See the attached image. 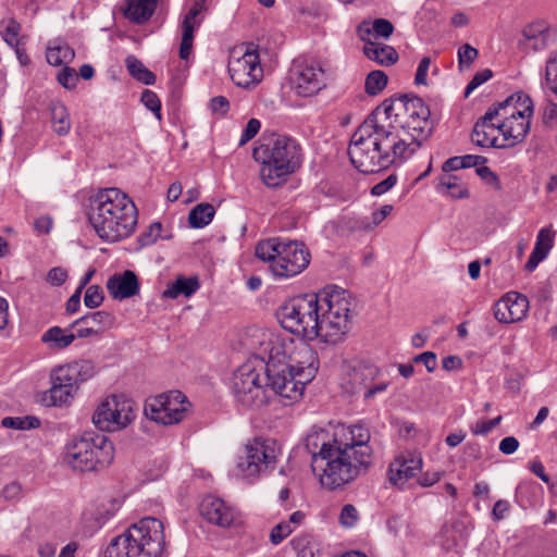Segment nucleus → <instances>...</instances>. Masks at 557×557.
Listing matches in <instances>:
<instances>
[{
  "label": "nucleus",
  "mask_w": 557,
  "mask_h": 557,
  "mask_svg": "<svg viewBox=\"0 0 557 557\" xmlns=\"http://www.w3.org/2000/svg\"><path fill=\"white\" fill-rule=\"evenodd\" d=\"M385 121L401 116L399 125L380 121L374 112L350 138L348 156L361 173L371 174L410 159L433 133L431 111L418 96L398 95L383 102Z\"/></svg>",
  "instance_id": "obj_1"
},
{
  "label": "nucleus",
  "mask_w": 557,
  "mask_h": 557,
  "mask_svg": "<svg viewBox=\"0 0 557 557\" xmlns=\"http://www.w3.org/2000/svg\"><path fill=\"white\" fill-rule=\"evenodd\" d=\"M354 299L349 292L326 286L318 294L295 297L280 307L281 325L301 339L320 338L327 344L342 342L350 327Z\"/></svg>",
  "instance_id": "obj_2"
},
{
  "label": "nucleus",
  "mask_w": 557,
  "mask_h": 557,
  "mask_svg": "<svg viewBox=\"0 0 557 557\" xmlns=\"http://www.w3.org/2000/svg\"><path fill=\"white\" fill-rule=\"evenodd\" d=\"M319 359L315 350L302 339L275 338L269 342L265 362L267 386L287 406L299 400L305 386L317 375Z\"/></svg>",
  "instance_id": "obj_3"
},
{
  "label": "nucleus",
  "mask_w": 557,
  "mask_h": 557,
  "mask_svg": "<svg viewBox=\"0 0 557 557\" xmlns=\"http://www.w3.org/2000/svg\"><path fill=\"white\" fill-rule=\"evenodd\" d=\"M133 200L119 188L100 190L91 200L88 221L97 235L110 243L127 238L137 225Z\"/></svg>",
  "instance_id": "obj_4"
},
{
  "label": "nucleus",
  "mask_w": 557,
  "mask_h": 557,
  "mask_svg": "<svg viewBox=\"0 0 557 557\" xmlns=\"http://www.w3.org/2000/svg\"><path fill=\"white\" fill-rule=\"evenodd\" d=\"M252 156L261 163L260 175L263 183L269 187H276L300 166L302 149L295 138L273 133L262 137Z\"/></svg>",
  "instance_id": "obj_5"
},
{
  "label": "nucleus",
  "mask_w": 557,
  "mask_h": 557,
  "mask_svg": "<svg viewBox=\"0 0 557 557\" xmlns=\"http://www.w3.org/2000/svg\"><path fill=\"white\" fill-rule=\"evenodd\" d=\"M323 456L315 460L314 472H320V483L327 490L334 491L354 482L366 474L372 460L360 458L347 444H342L338 437H333V448L323 450Z\"/></svg>",
  "instance_id": "obj_6"
},
{
  "label": "nucleus",
  "mask_w": 557,
  "mask_h": 557,
  "mask_svg": "<svg viewBox=\"0 0 557 557\" xmlns=\"http://www.w3.org/2000/svg\"><path fill=\"white\" fill-rule=\"evenodd\" d=\"M164 544L163 523L146 517L112 539L104 557H161Z\"/></svg>",
  "instance_id": "obj_7"
},
{
  "label": "nucleus",
  "mask_w": 557,
  "mask_h": 557,
  "mask_svg": "<svg viewBox=\"0 0 557 557\" xmlns=\"http://www.w3.org/2000/svg\"><path fill=\"white\" fill-rule=\"evenodd\" d=\"M114 446L104 435L85 432L67 442L63 461L81 472L101 471L111 465Z\"/></svg>",
  "instance_id": "obj_8"
},
{
  "label": "nucleus",
  "mask_w": 557,
  "mask_h": 557,
  "mask_svg": "<svg viewBox=\"0 0 557 557\" xmlns=\"http://www.w3.org/2000/svg\"><path fill=\"white\" fill-rule=\"evenodd\" d=\"M277 459L275 443L270 440L253 438L247 442L243 455L238 457V472L246 479L256 480L274 469Z\"/></svg>",
  "instance_id": "obj_9"
},
{
  "label": "nucleus",
  "mask_w": 557,
  "mask_h": 557,
  "mask_svg": "<svg viewBox=\"0 0 557 557\" xmlns=\"http://www.w3.org/2000/svg\"><path fill=\"white\" fill-rule=\"evenodd\" d=\"M267 382V376L263 377ZM267 383L261 374L248 364L239 367L233 376V392L238 404L247 409L260 408L269 401Z\"/></svg>",
  "instance_id": "obj_10"
},
{
  "label": "nucleus",
  "mask_w": 557,
  "mask_h": 557,
  "mask_svg": "<svg viewBox=\"0 0 557 557\" xmlns=\"http://www.w3.org/2000/svg\"><path fill=\"white\" fill-rule=\"evenodd\" d=\"M190 406L182 392L171 391L148 399L145 405V414L159 424L172 425L186 418Z\"/></svg>",
  "instance_id": "obj_11"
},
{
  "label": "nucleus",
  "mask_w": 557,
  "mask_h": 557,
  "mask_svg": "<svg viewBox=\"0 0 557 557\" xmlns=\"http://www.w3.org/2000/svg\"><path fill=\"white\" fill-rule=\"evenodd\" d=\"M135 417L132 400L124 396L112 395L97 408L92 422L101 431L114 432L126 428Z\"/></svg>",
  "instance_id": "obj_12"
},
{
  "label": "nucleus",
  "mask_w": 557,
  "mask_h": 557,
  "mask_svg": "<svg viewBox=\"0 0 557 557\" xmlns=\"http://www.w3.org/2000/svg\"><path fill=\"white\" fill-rule=\"evenodd\" d=\"M292 84L300 97H312L326 88L331 75L317 61L298 60L292 70Z\"/></svg>",
  "instance_id": "obj_13"
},
{
  "label": "nucleus",
  "mask_w": 557,
  "mask_h": 557,
  "mask_svg": "<svg viewBox=\"0 0 557 557\" xmlns=\"http://www.w3.org/2000/svg\"><path fill=\"white\" fill-rule=\"evenodd\" d=\"M228 73L238 87L249 89L259 84L263 76V70L257 46L252 42L244 44L243 54L230 61Z\"/></svg>",
  "instance_id": "obj_14"
},
{
  "label": "nucleus",
  "mask_w": 557,
  "mask_h": 557,
  "mask_svg": "<svg viewBox=\"0 0 557 557\" xmlns=\"http://www.w3.org/2000/svg\"><path fill=\"white\" fill-rule=\"evenodd\" d=\"M310 262V252L302 243L283 242L278 259L270 264L276 277H293L301 273Z\"/></svg>",
  "instance_id": "obj_15"
},
{
  "label": "nucleus",
  "mask_w": 557,
  "mask_h": 557,
  "mask_svg": "<svg viewBox=\"0 0 557 557\" xmlns=\"http://www.w3.org/2000/svg\"><path fill=\"white\" fill-rule=\"evenodd\" d=\"M199 510L209 523L221 528H230L240 522L238 512L218 497L206 496L200 503Z\"/></svg>",
  "instance_id": "obj_16"
},
{
  "label": "nucleus",
  "mask_w": 557,
  "mask_h": 557,
  "mask_svg": "<svg viewBox=\"0 0 557 557\" xmlns=\"http://www.w3.org/2000/svg\"><path fill=\"white\" fill-rule=\"evenodd\" d=\"M487 113H493L492 119L500 123V121H508L525 113L532 115L533 102L532 99L524 92L519 91L510 95L504 101L497 102L491 107Z\"/></svg>",
  "instance_id": "obj_17"
},
{
  "label": "nucleus",
  "mask_w": 557,
  "mask_h": 557,
  "mask_svg": "<svg viewBox=\"0 0 557 557\" xmlns=\"http://www.w3.org/2000/svg\"><path fill=\"white\" fill-rule=\"evenodd\" d=\"M114 315L104 310L88 312L72 322L71 329L76 327L78 338L100 336L106 330L114 325Z\"/></svg>",
  "instance_id": "obj_18"
},
{
  "label": "nucleus",
  "mask_w": 557,
  "mask_h": 557,
  "mask_svg": "<svg viewBox=\"0 0 557 557\" xmlns=\"http://www.w3.org/2000/svg\"><path fill=\"white\" fill-rule=\"evenodd\" d=\"M208 10L207 0H194L193 5L185 14L182 22V41L180 47V58L187 60L191 53L194 33L202 22L203 17H199L200 14Z\"/></svg>",
  "instance_id": "obj_19"
},
{
  "label": "nucleus",
  "mask_w": 557,
  "mask_h": 557,
  "mask_svg": "<svg viewBox=\"0 0 557 557\" xmlns=\"http://www.w3.org/2000/svg\"><path fill=\"white\" fill-rule=\"evenodd\" d=\"M493 113L485 114L474 124L471 140L474 145L482 148H506L507 145L503 141L499 143L498 134V122H494L492 119Z\"/></svg>",
  "instance_id": "obj_20"
},
{
  "label": "nucleus",
  "mask_w": 557,
  "mask_h": 557,
  "mask_svg": "<svg viewBox=\"0 0 557 557\" xmlns=\"http://www.w3.org/2000/svg\"><path fill=\"white\" fill-rule=\"evenodd\" d=\"M422 468V459L418 456L401 455L391 462L388 468L389 480L393 484H404L413 478Z\"/></svg>",
  "instance_id": "obj_21"
},
{
  "label": "nucleus",
  "mask_w": 557,
  "mask_h": 557,
  "mask_svg": "<svg viewBox=\"0 0 557 557\" xmlns=\"http://www.w3.org/2000/svg\"><path fill=\"white\" fill-rule=\"evenodd\" d=\"M107 288L113 299H126L135 296L139 292V282L137 275L126 270L122 274H114L107 282Z\"/></svg>",
  "instance_id": "obj_22"
},
{
  "label": "nucleus",
  "mask_w": 557,
  "mask_h": 557,
  "mask_svg": "<svg viewBox=\"0 0 557 557\" xmlns=\"http://www.w3.org/2000/svg\"><path fill=\"white\" fill-rule=\"evenodd\" d=\"M530 117L528 113L509 119L508 121H500L498 128L503 135V141L507 147H512L521 143L530 131Z\"/></svg>",
  "instance_id": "obj_23"
},
{
  "label": "nucleus",
  "mask_w": 557,
  "mask_h": 557,
  "mask_svg": "<svg viewBox=\"0 0 557 557\" xmlns=\"http://www.w3.org/2000/svg\"><path fill=\"white\" fill-rule=\"evenodd\" d=\"M371 434L368 428L361 424H355L348 428L344 438H339L342 444H347L359 455L360 458L372 460V448L369 445Z\"/></svg>",
  "instance_id": "obj_24"
},
{
  "label": "nucleus",
  "mask_w": 557,
  "mask_h": 557,
  "mask_svg": "<svg viewBox=\"0 0 557 557\" xmlns=\"http://www.w3.org/2000/svg\"><path fill=\"white\" fill-rule=\"evenodd\" d=\"M394 33V25L386 18L363 21L357 27L359 38L364 42H374L372 39H388Z\"/></svg>",
  "instance_id": "obj_25"
},
{
  "label": "nucleus",
  "mask_w": 557,
  "mask_h": 557,
  "mask_svg": "<svg viewBox=\"0 0 557 557\" xmlns=\"http://www.w3.org/2000/svg\"><path fill=\"white\" fill-rule=\"evenodd\" d=\"M71 330V327L51 326L41 334L40 341L51 351L63 350L71 346L77 337Z\"/></svg>",
  "instance_id": "obj_26"
},
{
  "label": "nucleus",
  "mask_w": 557,
  "mask_h": 557,
  "mask_svg": "<svg viewBox=\"0 0 557 557\" xmlns=\"http://www.w3.org/2000/svg\"><path fill=\"white\" fill-rule=\"evenodd\" d=\"M52 131L60 137L66 136L72 127L67 108L60 100H51L48 104Z\"/></svg>",
  "instance_id": "obj_27"
},
{
  "label": "nucleus",
  "mask_w": 557,
  "mask_h": 557,
  "mask_svg": "<svg viewBox=\"0 0 557 557\" xmlns=\"http://www.w3.org/2000/svg\"><path fill=\"white\" fill-rule=\"evenodd\" d=\"M379 371L372 366H359L349 373L346 391L352 395L364 393L367 387L374 381Z\"/></svg>",
  "instance_id": "obj_28"
},
{
  "label": "nucleus",
  "mask_w": 557,
  "mask_h": 557,
  "mask_svg": "<svg viewBox=\"0 0 557 557\" xmlns=\"http://www.w3.org/2000/svg\"><path fill=\"white\" fill-rule=\"evenodd\" d=\"M124 15L136 24H144L153 15L159 0H125Z\"/></svg>",
  "instance_id": "obj_29"
},
{
  "label": "nucleus",
  "mask_w": 557,
  "mask_h": 557,
  "mask_svg": "<svg viewBox=\"0 0 557 557\" xmlns=\"http://www.w3.org/2000/svg\"><path fill=\"white\" fill-rule=\"evenodd\" d=\"M362 51L369 60L382 66H391L395 64L399 58L394 47L379 42L364 44Z\"/></svg>",
  "instance_id": "obj_30"
},
{
  "label": "nucleus",
  "mask_w": 557,
  "mask_h": 557,
  "mask_svg": "<svg viewBox=\"0 0 557 557\" xmlns=\"http://www.w3.org/2000/svg\"><path fill=\"white\" fill-rule=\"evenodd\" d=\"M199 287L200 284L197 276L186 277L178 275L174 282L168 284L166 289L162 293V297L165 299H176L180 296L188 298L194 295Z\"/></svg>",
  "instance_id": "obj_31"
},
{
  "label": "nucleus",
  "mask_w": 557,
  "mask_h": 557,
  "mask_svg": "<svg viewBox=\"0 0 557 557\" xmlns=\"http://www.w3.org/2000/svg\"><path fill=\"white\" fill-rule=\"evenodd\" d=\"M306 448L312 455V470H314L315 460L323 456V450L333 448V437L330 438L327 432L321 430L309 434L305 441Z\"/></svg>",
  "instance_id": "obj_32"
},
{
  "label": "nucleus",
  "mask_w": 557,
  "mask_h": 557,
  "mask_svg": "<svg viewBox=\"0 0 557 557\" xmlns=\"http://www.w3.org/2000/svg\"><path fill=\"white\" fill-rule=\"evenodd\" d=\"M75 57L74 49L67 44L62 42L47 48V62L53 66H60L72 62Z\"/></svg>",
  "instance_id": "obj_33"
},
{
  "label": "nucleus",
  "mask_w": 557,
  "mask_h": 557,
  "mask_svg": "<svg viewBox=\"0 0 557 557\" xmlns=\"http://www.w3.org/2000/svg\"><path fill=\"white\" fill-rule=\"evenodd\" d=\"M125 63L129 75L136 81L145 85H153L156 83V75L136 57L128 55Z\"/></svg>",
  "instance_id": "obj_34"
},
{
  "label": "nucleus",
  "mask_w": 557,
  "mask_h": 557,
  "mask_svg": "<svg viewBox=\"0 0 557 557\" xmlns=\"http://www.w3.org/2000/svg\"><path fill=\"white\" fill-rule=\"evenodd\" d=\"M214 213L215 210L212 205L199 203L190 210L188 222L195 228H202L212 221Z\"/></svg>",
  "instance_id": "obj_35"
},
{
  "label": "nucleus",
  "mask_w": 557,
  "mask_h": 557,
  "mask_svg": "<svg viewBox=\"0 0 557 557\" xmlns=\"http://www.w3.org/2000/svg\"><path fill=\"white\" fill-rule=\"evenodd\" d=\"M437 188L446 189L447 195L455 199H466L470 196L468 188L459 183L455 175H442Z\"/></svg>",
  "instance_id": "obj_36"
},
{
  "label": "nucleus",
  "mask_w": 557,
  "mask_h": 557,
  "mask_svg": "<svg viewBox=\"0 0 557 557\" xmlns=\"http://www.w3.org/2000/svg\"><path fill=\"white\" fill-rule=\"evenodd\" d=\"M282 243L277 238L260 242L256 247V257L264 262H270V264L274 263L278 259Z\"/></svg>",
  "instance_id": "obj_37"
},
{
  "label": "nucleus",
  "mask_w": 557,
  "mask_h": 557,
  "mask_svg": "<svg viewBox=\"0 0 557 557\" xmlns=\"http://www.w3.org/2000/svg\"><path fill=\"white\" fill-rule=\"evenodd\" d=\"M505 297L506 304L510 307L515 322L521 321L528 312L529 300L524 295L512 292L508 293Z\"/></svg>",
  "instance_id": "obj_38"
},
{
  "label": "nucleus",
  "mask_w": 557,
  "mask_h": 557,
  "mask_svg": "<svg viewBox=\"0 0 557 557\" xmlns=\"http://www.w3.org/2000/svg\"><path fill=\"white\" fill-rule=\"evenodd\" d=\"M1 24L3 29L0 30V35L8 46L12 48L24 42L23 38L20 37L21 24L15 18L4 20Z\"/></svg>",
  "instance_id": "obj_39"
},
{
  "label": "nucleus",
  "mask_w": 557,
  "mask_h": 557,
  "mask_svg": "<svg viewBox=\"0 0 557 557\" xmlns=\"http://www.w3.org/2000/svg\"><path fill=\"white\" fill-rule=\"evenodd\" d=\"M388 77L381 70L371 71L364 82V90L369 96L379 95L387 85Z\"/></svg>",
  "instance_id": "obj_40"
},
{
  "label": "nucleus",
  "mask_w": 557,
  "mask_h": 557,
  "mask_svg": "<svg viewBox=\"0 0 557 557\" xmlns=\"http://www.w3.org/2000/svg\"><path fill=\"white\" fill-rule=\"evenodd\" d=\"M293 549L297 553V557H317L318 547L309 535H299L290 541Z\"/></svg>",
  "instance_id": "obj_41"
},
{
  "label": "nucleus",
  "mask_w": 557,
  "mask_h": 557,
  "mask_svg": "<svg viewBox=\"0 0 557 557\" xmlns=\"http://www.w3.org/2000/svg\"><path fill=\"white\" fill-rule=\"evenodd\" d=\"M73 370L69 364L59 367L52 373L51 379L55 380L57 384L63 385V387L70 388L73 392H76L78 388L79 382L77 381V376L75 373H72Z\"/></svg>",
  "instance_id": "obj_42"
},
{
  "label": "nucleus",
  "mask_w": 557,
  "mask_h": 557,
  "mask_svg": "<svg viewBox=\"0 0 557 557\" xmlns=\"http://www.w3.org/2000/svg\"><path fill=\"white\" fill-rule=\"evenodd\" d=\"M1 425L8 429L32 430L40 425V420L34 416L5 417L2 419Z\"/></svg>",
  "instance_id": "obj_43"
},
{
  "label": "nucleus",
  "mask_w": 557,
  "mask_h": 557,
  "mask_svg": "<svg viewBox=\"0 0 557 557\" xmlns=\"http://www.w3.org/2000/svg\"><path fill=\"white\" fill-rule=\"evenodd\" d=\"M73 372L77 376V381L83 383L90 377H92L96 373V368L92 361L90 360H77L70 363Z\"/></svg>",
  "instance_id": "obj_44"
},
{
  "label": "nucleus",
  "mask_w": 557,
  "mask_h": 557,
  "mask_svg": "<svg viewBox=\"0 0 557 557\" xmlns=\"http://www.w3.org/2000/svg\"><path fill=\"white\" fill-rule=\"evenodd\" d=\"M74 393L72 389L63 387V385L57 384L55 380H52V386L49 389L50 405L61 406L66 404Z\"/></svg>",
  "instance_id": "obj_45"
},
{
  "label": "nucleus",
  "mask_w": 557,
  "mask_h": 557,
  "mask_svg": "<svg viewBox=\"0 0 557 557\" xmlns=\"http://www.w3.org/2000/svg\"><path fill=\"white\" fill-rule=\"evenodd\" d=\"M545 78L550 90L557 95V50L550 52L546 61Z\"/></svg>",
  "instance_id": "obj_46"
},
{
  "label": "nucleus",
  "mask_w": 557,
  "mask_h": 557,
  "mask_svg": "<svg viewBox=\"0 0 557 557\" xmlns=\"http://www.w3.org/2000/svg\"><path fill=\"white\" fill-rule=\"evenodd\" d=\"M103 290L99 285H90L85 293L84 304L89 309H96L103 302Z\"/></svg>",
  "instance_id": "obj_47"
},
{
  "label": "nucleus",
  "mask_w": 557,
  "mask_h": 557,
  "mask_svg": "<svg viewBox=\"0 0 557 557\" xmlns=\"http://www.w3.org/2000/svg\"><path fill=\"white\" fill-rule=\"evenodd\" d=\"M144 106L154 113L156 117L161 120V101L157 94L152 90L146 89L143 91L140 97Z\"/></svg>",
  "instance_id": "obj_48"
},
{
  "label": "nucleus",
  "mask_w": 557,
  "mask_h": 557,
  "mask_svg": "<svg viewBox=\"0 0 557 557\" xmlns=\"http://www.w3.org/2000/svg\"><path fill=\"white\" fill-rule=\"evenodd\" d=\"M162 224L160 222H153L150 224L148 230L144 232L139 237L138 242L141 246H149L157 242L161 237Z\"/></svg>",
  "instance_id": "obj_49"
},
{
  "label": "nucleus",
  "mask_w": 557,
  "mask_h": 557,
  "mask_svg": "<svg viewBox=\"0 0 557 557\" xmlns=\"http://www.w3.org/2000/svg\"><path fill=\"white\" fill-rule=\"evenodd\" d=\"M359 519L357 508L351 504H346L339 513V522L345 528L354 527Z\"/></svg>",
  "instance_id": "obj_50"
},
{
  "label": "nucleus",
  "mask_w": 557,
  "mask_h": 557,
  "mask_svg": "<svg viewBox=\"0 0 557 557\" xmlns=\"http://www.w3.org/2000/svg\"><path fill=\"white\" fill-rule=\"evenodd\" d=\"M293 532L289 522L282 521L276 524L270 533V541L274 545L282 543Z\"/></svg>",
  "instance_id": "obj_51"
},
{
  "label": "nucleus",
  "mask_w": 557,
  "mask_h": 557,
  "mask_svg": "<svg viewBox=\"0 0 557 557\" xmlns=\"http://www.w3.org/2000/svg\"><path fill=\"white\" fill-rule=\"evenodd\" d=\"M494 317L500 323H513L515 319L510 313V307L506 304L505 297L500 298L494 307Z\"/></svg>",
  "instance_id": "obj_52"
},
{
  "label": "nucleus",
  "mask_w": 557,
  "mask_h": 557,
  "mask_svg": "<svg viewBox=\"0 0 557 557\" xmlns=\"http://www.w3.org/2000/svg\"><path fill=\"white\" fill-rule=\"evenodd\" d=\"M492 76L493 72L490 69L476 72L465 89V97L468 98L474 89L487 82Z\"/></svg>",
  "instance_id": "obj_53"
},
{
  "label": "nucleus",
  "mask_w": 557,
  "mask_h": 557,
  "mask_svg": "<svg viewBox=\"0 0 557 557\" xmlns=\"http://www.w3.org/2000/svg\"><path fill=\"white\" fill-rule=\"evenodd\" d=\"M478 50L470 46L469 44L461 46L458 50L459 65L462 66L463 64H466L467 66H469L478 58Z\"/></svg>",
  "instance_id": "obj_54"
},
{
  "label": "nucleus",
  "mask_w": 557,
  "mask_h": 557,
  "mask_svg": "<svg viewBox=\"0 0 557 557\" xmlns=\"http://www.w3.org/2000/svg\"><path fill=\"white\" fill-rule=\"evenodd\" d=\"M549 251L545 250L544 248H540V246H534L527 263H525V270L529 272H532L536 269L539 263L543 261Z\"/></svg>",
  "instance_id": "obj_55"
},
{
  "label": "nucleus",
  "mask_w": 557,
  "mask_h": 557,
  "mask_svg": "<svg viewBox=\"0 0 557 557\" xmlns=\"http://www.w3.org/2000/svg\"><path fill=\"white\" fill-rule=\"evenodd\" d=\"M549 251L545 250L544 248H540V246H534L527 263H525V270L529 272H532L536 269L539 263L543 261Z\"/></svg>",
  "instance_id": "obj_56"
},
{
  "label": "nucleus",
  "mask_w": 557,
  "mask_h": 557,
  "mask_svg": "<svg viewBox=\"0 0 557 557\" xmlns=\"http://www.w3.org/2000/svg\"><path fill=\"white\" fill-rule=\"evenodd\" d=\"M58 82L67 89L74 88L77 82V75L74 69L64 66L58 74Z\"/></svg>",
  "instance_id": "obj_57"
},
{
  "label": "nucleus",
  "mask_w": 557,
  "mask_h": 557,
  "mask_svg": "<svg viewBox=\"0 0 557 557\" xmlns=\"http://www.w3.org/2000/svg\"><path fill=\"white\" fill-rule=\"evenodd\" d=\"M554 231H552L549 227H544L540 230L535 245L540 246V248H544L545 250L549 251L554 245Z\"/></svg>",
  "instance_id": "obj_58"
},
{
  "label": "nucleus",
  "mask_w": 557,
  "mask_h": 557,
  "mask_svg": "<svg viewBox=\"0 0 557 557\" xmlns=\"http://www.w3.org/2000/svg\"><path fill=\"white\" fill-rule=\"evenodd\" d=\"M542 122L547 127H557V103H547L542 113Z\"/></svg>",
  "instance_id": "obj_59"
},
{
  "label": "nucleus",
  "mask_w": 557,
  "mask_h": 557,
  "mask_svg": "<svg viewBox=\"0 0 557 557\" xmlns=\"http://www.w3.org/2000/svg\"><path fill=\"white\" fill-rule=\"evenodd\" d=\"M548 33L543 23H533L524 27L522 32L523 39L521 41H532L533 38Z\"/></svg>",
  "instance_id": "obj_60"
},
{
  "label": "nucleus",
  "mask_w": 557,
  "mask_h": 557,
  "mask_svg": "<svg viewBox=\"0 0 557 557\" xmlns=\"http://www.w3.org/2000/svg\"><path fill=\"white\" fill-rule=\"evenodd\" d=\"M260 127H261V123H260L259 120L250 119L247 122L246 127H245V129H244V132L242 134L240 145H244L247 141H249L250 139H252L258 134V132L260 131Z\"/></svg>",
  "instance_id": "obj_61"
},
{
  "label": "nucleus",
  "mask_w": 557,
  "mask_h": 557,
  "mask_svg": "<svg viewBox=\"0 0 557 557\" xmlns=\"http://www.w3.org/2000/svg\"><path fill=\"white\" fill-rule=\"evenodd\" d=\"M476 174L488 184L493 185L497 190L502 189L499 178L488 166H478Z\"/></svg>",
  "instance_id": "obj_62"
},
{
  "label": "nucleus",
  "mask_w": 557,
  "mask_h": 557,
  "mask_svg": "<svg viewBox=\"0 0 557 557\" xmlns=\"http://www.w3.org/2000/svg\"><path fill=\"white\" fill-rule=\"evenodd\" d=\"M396 182H397V176L395 174H391L382 182L375 184L371 189V194L373 196H381V195L385 194L386 191H388L392 187H394Z\"/></svg>",
  "instance_id": "obj_63"
},
{
  "label": "nucleus",
  "mask_w": 557,
  "mask_h": 557,
  "mask_svg": "<svg viewBox=\"0 0 557 557\" xmlns=\"http://www.w3.org/2000/svg\"><path fill=\"white\" fill-rule=\"evenodd\" d=\"M413 362H421L425 366L428 372H433L437 366L436 355L433 351H424L413 358Z\"/></svg>",
  "instance_id": "obj_64"
}]
</instances>
